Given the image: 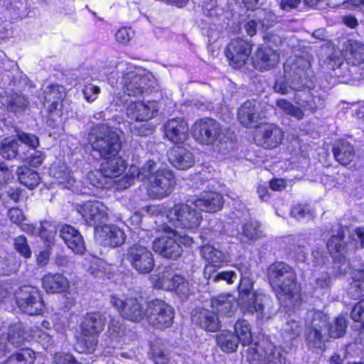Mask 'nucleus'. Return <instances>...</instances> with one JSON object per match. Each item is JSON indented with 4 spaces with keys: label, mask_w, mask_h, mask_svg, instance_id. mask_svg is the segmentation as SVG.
<instances>
[{
    "label": "nucleus",
    "mask_w": 364,
    "mask_h": 364,
    "mask_svg": "<svg viewBox=\"0 0 364 364\" xmlns=\"http://www.w3.org/2000/svg\"><path fill=\"white\" fill-rule=\"evenodd\" d=\"M43 286L47 292L60 291L66 284V279L63 275L47 274L43 278Z\"/></svg>",
    "instance_id": "37"
},
{
    "label": "nucleus",
    "mask_w": 364,
    "mask_h": 364,
    "mask_svg": "<svg viewBox=\"0 0 364 364\" xmlns=\"http://www.w3.org/2000/svg\"><path fill=\"white\" fill-rule=\"evenodd\" d=\"M196 208L189 200L187 203L175 205L168 210L166 217L176 226L195 232L202 220L200 212Z\"/></svg>",
    "instance_id": "6"
},
{
    "label": "nucleus",
    "mask_w": 364,
    "mask_h": 364,
    "mask_svg": "<svg viewBox=\"0 0 364 364\" xmlns=\"http://www.w3.org/2000/svg\"><path fill=\"white\" fill-rule=\"evenodd\" d=\"M89 142L93 149L99 151L105 159L101 165L102 171L109 179L117 178L126 168L125 161L119 156L120 139L119 134L107 124H98L92 130Z\"/></svg>",
    "instance_id": "1"
},
{
    "label": "nucleus",
    "mask_w": 364,
    "mask_h": 364,
    "mask_svg": "<svg viewBox=\"0 0 364 364\" xmlns=\"http://www.w3.org/2000/svg\"><path fill=\"white\" fill-rule=\"evenodd\" d=\"M45 159V155L42 151H35L28 159V164L34 167L41 166Z\"/></svg>",
    "instance_id": "59"
},
{
    "label": "nucleus",
    "mask_w": 364,
    "mask_h": 364,
    "mask_svg": "<svg viewBox=\"0 0 364 364\" xmlns=\"http://www.w3.org/2000/svg\"><path fill=\"white\" fill-rule=\"evenodd\" d=\"M247 357L250 364H285L282 350L264 341L250 347Z\"/></svg>",
    "instance_id": "7"
},
{
    "label": "nucleus",
    "mask_w": 364,
    "mask_h": 364,
    "mask_svg": "<svg viewBox=\"0 0 364 364\" xmlns=\"http://www.w3.org/2000/svg\"><path fill=\"white\" fill-rule=\"evenodd\" d=\"M241 272L240 284L239 285L240 305L245 312L257 314V317L262 321L272 318L274 311L267 305V299L253 291L252 284L246 276L247 269L238 267Z\"/></svg>",
    "instance_id": "2"
},
{
    "label": "nucleus",
    "mask_w": 364,
    "mask_h": 364,
    "mask_svg": "<svg viewBox=\"0 0 364 364\" xmlns=\"http://www.w3.org/2000/svg\"><path fill=\"white\" fill-rule=\"evenodd\" d=\"M234 332L237 339L242 345L246 346L252 342V334L251 326L246 320H238L235 323Z\"/></svg>",
    "instance_id": "34"
},
{
    "label": "nucleus",
    "mask_w": 364,
    "mask_h": 364,
    "mask_svg": "<svg viewBox=\"0 0 364 364\" xmlns=\"http://www.w3.org/2000/svg\"><path fill=\"white\" fill-rule=\"evenodd\" d=\"M105 320L100 313L87 314L80 324L82 338L80 344L82 351L90 353L95 350L98 339L97 336L104 329Z\"/></svg>",
    "instance_id": "5"
},
{
    "label": "nucleus",
    "mask_w": 364,
    "mask_h": 364,
    "mask_svg": "<svg viewBox=\"0 0 364 364\" xmlns=\"http://www.w3.org/2000/svg\"><path fill=\"white\" fill-rule=\"evenodd\" d=\"M157 112L158 106L153 101L131 102L127 108V115L130 119L139 122H146L152 119Z\"/></svg>",
    "instance_id": "21"
},
{
    "label": "nucleus",
    "mask_w": 364,
    "mask_h": 364,
    "mask_svg": "<svg viewBox=\"0 0 364 364\" xmlns=\"http://www.w3.org/2000/svg\"><path fill=\"white\" fill-rule=\"evenodd\" d=\"M73 211L80 213L84 220L90 225H97L108 216L107 208L98 200H90L83 205H77Z\"/></svg>",
    "instance_id": "16"
},
{
    "label": "nucleus",
    "mask_w": 364,
    "mask_h": 364,
    "mask_svg": "<svg viewBox=\"0 0 364 364\" xmlns=\"http://www.w3.org/2000/svg\"><path fill=\"white\" fill-rule=\"evenodd\" d=\"M218 344L223 351L232 353L238 347V340L234 333L229 331H223L217 336Z\"/></svg>",
    "instance_id": "35"
},
{
    "label": "nucleus",
    "mask_w": 364,
    "mask_h": 364,
    "mask_svg": "<svg viewBox=\"0 0 364 364\" xmlns=\"http://www.w3.org/2000/svg\"><path fill=\"white\" fill-rule=\"evenodd\" d=\"M154 284L156 288L175 291L182 296H187L190 293L188 282L181 276L173 274L170 271L159 274Z\"/></svg>",
    "instance_id": "19"
},
{
    "label": "nucleus",
    "mask_w": 364,
    "mask_h": 364,
    "mask_svg": "<svg viewBox=\"0 0 364 364\" xmlns=\"http://www.w3.org/2000/svg\"><path fill=\"white\" fill-rule=\"evenodd\" d=\"M264 117L259 111V105L255 101L245 102L238 110V119L245 127H254Z\"/></svg>",
    "instance_id": "25"
},
{
    "label": "nucleus",
    "mask_w": 364,
    "mask_h": 364,
    "mask_svg": "<svg viewBox=\"0 0 364 364\" xmlns=\"http://www.w3.org/2000/svg\"><path fill=\"white\" fill-rule=\"evenodd\" d=\"M134 32L130 28L123 27L115 33V38L121 44H127L134 37Z\"/></svg>",
    "instance_id": "54"
},
{
    "label": "nucleus",
    "mask_w": 364,
    "mask_h": 364,
    "mask_svg": "<svg viewBox=\"0 0 364 364\" xmlns=\"http://www.w3.org/2000/svg\"><path fill=\"white\" fill-rule=\"evenodd\" d=\"M328 316L322 311H311L308 314L305 331L306 341L310 348H320L326 340L325 330Z\"/></svg>",
    "instance_id": "8"
},
{
    "label": "nucleus",
    "mask_w": 364,
    "mask_h": 364,
    "mask_svg": "<svg viewBox=\"0 0 364 364\" xmlns=\"http://www.w3.org/2000/svg\"><path fill=\"white\" fill-rule=\"evenodd\" d=\"M22 324L18 323L11 327L9 331L8 339L9 343L18 346L25 339Z\"/></svg>",
    "instance_id": "48"
},
{
    "label": "nucleus",
    "mask_w": 364,
    "mask_h": 364,
    "mask_svg": "<svg viewBox=\"0 0 364 364\" xmlns=\"http://www.w3.org/2000/svg\"><path fill=\"white\" fill-rule=\"evenodd\" d=\"M124 331L125 328L121 318L111 319L108 326V332L110 336L114 338L121 337L124 335Z\"/></svg>",
    "instance_id": "50"
},
{
    "label": "nucleus",
    "mask_w": 364,
    "mask_h": 364,
    "mask_svg": "<svg viewBox=\"0 0 364 364\" xmlns=\"http://www.w3.org/2000/svg\"><path fill=\"white\" fill-rule=\"evenodd\" d=\"M12 171L8 167L0 165V185L12 178Z\"/></svg>",
    "instance_id": "62"
},
{
    "label": "nucleus",
    "mask_w": 364,
    "mask_h": 364,
    "mask_svg": "<svg viewBox=\"0 0 364 364\" xmlns=\"http://www.w3.org/2000/svg\"><path fill=\"white\" fill-rule=\"evenodd\" d=\"M278 62V53L268 46L259 47L253 60L255 68L259 70H268L273 68Z\"/></svg>",
    "instance_id": "26"
},
{
    "label": "nucleus",
    "mask_w": 364,
    "mask_h": 364,
    "mask_svg": "<svg viewBox=\"0 0 364 364\" xmlns=\"http://www.w3.org/2000/svg\"><path fill=\"white\" fill-rule=\"evenodd\" d=\"M70 250L75 254H82L85 251V241L80 233L70 225Z\"/></svg>",
    "instance_id": "43"
},
{
    "label": "nucleus",
    "mask_w": 364,
    "mask_h": 364,
    "mask_svg": "<svg viewBox=\"0 0 364 364\" xmlns=\"http://www.w3.org/2000/svg\"><path fill=\"white\" fill-rule=\"evenodd\" d=\"M333 154L336 159L342 165L349 164L354 158L353 146L348 142L341 141L333 147Z\"/></svg>",
    "instance_id": "31"
},
{
    "label": "nucleus",
    "mask_w": 364,
    "mask_h": 364,
    "mask_svg": "<svg viewBox=\"0 0 364 364\" xmlns=\"http://www.w3.org/2000/svg\"><path fill=\"white\" fill-rule=\"evenodd\" d=\"M211 308L220 315L230 316L235 308V301L230 295H220L211 299Z\"/></svg>",
    "instance_id": "30"
},
{
    "label": "nucleus",
    "mask_w": 364,
    "mask_h": 364,
    "mask_svg": "<svg viewBox=\"0 0 364 364\" xmlns=\"http://www.w3.org/2000/svg\"><path fill=\"white\" fill-rule=\"evenodd\" d=\"M26 98L21 95H14L9 100V106L14 111H18L26 107L27 105Z\"/></svg>",
    "instance_id": "57"
},
{
    "label": "nucleus",
    "mask_w": 364,
    "mask_h": 364,
    "mask_svg": "<svg viewBox=\"0 0 364 364\" xmlns=\"http://www.w3.org/2000/svg\"><path fill=\"white\" fill-rule=\"evenodd\" d=\"M213 311L202 309L193 316V321L206 331L215 332L220 328L218 317Z\"/></svg>",
    "instance_id": "29"
},
{
    "label": "nucleus",
    "mask_w": 364,
    "mask_h": 364,
    "mask_svg": "<svg viewBox=\"0 0 364 364\" xmlns=\"http://www.w3.org/2000/svg\"><path fill=\"white\" fill-rule=\"evenodd\" d=\"M154 166V162L151 160L148 161L141 169L136 166H131L128 173L123 177L118 179L111 178L110 188L114 186L117 190H123L131 186L136 179L144 181Z\"/></svg>",
    "instance_id": "20"
},
{
    "label": "nucleus",
    "mask_w": 364,
    "mask_h": 364,
    "mask_svg": "<svg viewBox=\"0 0 364 364\" xmlns=\"http://www.w3.org/2000/svg\"><path fill=\"white\" fill-rule=\"evenodd\" d=\"M16 173L20 183L29 189H33L40 183L38 173L27 166L18 167Z\"/></svg>",
    "instance_id": "33"
},
{
    "label": "nucleus",
    "mask_w": 364,
    "mask_h": 364,
    "mask_svg": "<svg viewBox=\"0 0 364 364\" xmlns=\"http://www.w3.org/2000/svg\"><path fill=\"white\" fill-rule=\"evenodd\" d=\"M100 92V88L92 83L85 85L82 90L84 98L88 102H92L97 98Z\"/></svg>",
    "instance_id": "52"
},
{
    "label": "nucleus",
    "mask_w": 364,
    "mask_h": 364,
    "mask_svg": "<svg viewBox=\"0 0 364 364\" xmlns=\"http://www.w3.org/2000/svg\"><path fill=\"white\" fill-rule=\"evenodd\" d=\"M291 215L296 218L297 220H300L302 218H311L313 217L314 213L311 211L309 208V205H295L291 210Z\"/></svg>",
    "instance_id": "51"
},
{
    "label": "nucleus",
    "mask_w": 364,
    "mask_h": 364,
    "mask_svg": "<svg viewBox=\"0 0 364 364\" xmlns=\"http://www.w3.org/2000/svg\"><path fill=\"white\" fill-rule=\"evenodd\" d=\"M149 181V193L156 198H162L169 195L173 189L174 178L167 169H159L154 163L151 173L145 178Z\"/></svg>",
    "instance_id": "10"
},
{
    "label": "nucleus",
    "mask_w": 364,
    "mask_h": 364,
    "mask_svg": "<svg viewBox=\"0 0 364 364\" xmlns=\"http://www.w3.org/2000/svg\"><path fill=\"white\" fill-rule=\"evenodd\" d=\"M353 278L348 293L350 297L355 299L364 295V269L355 270Z\"/></svg>",
    "instance_id": "38"
},
{
    "label": "nucleus",
    "mask_w": 364,
    "mask_h": 364,
    "mask_svg": "<svg viewBox=\"0 0 364 364\" xmlns=\"http://www.w3.org/2000/svg\"><path fill=\"white\" fill-rule=\"evenodd\" d=\"M173 308L162 300H154L146 306V318L150 325L156 328L169 327L173 320Z\"/></svg>",
    "instance_id": "14"
},
{
    "label": "nucleus",
    "mask_w": 364,
    "mask_h": 364,
    "mask_svg": "<svg viewBox=\"0 0 364 364\" xmlns=\"http://www.w3.org/2000/svg\"><path fill=\"white\" fill-rule=\"evenodd\" d=\"M284 330L291 333L293 336H296L300 332V325L298 321L291 320L287 323Z\"/></svg>",
    "instance_id": "60"
},
{
    "label": "nucleus",
    "mask_w": 364,
    "mask_h": 364,
    "mask_svg": "<svg viewBox=\"0 0 364 364\" xmlns=\"http://www.w3.org/2000/svg\"><path fill=\"white\" fill-rule=\"evenodd\" d=\"M16 302L21 310L29 315L40 314L44 306L40 291L31 287L21 289L16 296Z\"/></svg>",
    "instance_id": "15"
},
{
    "label": "nucleus",
    "mask_w": 364,
    "mask_h": 364,
    "mask_svg": "<svg viewBox=\"0 0 364 364\" xmlns=\"http://www.w3.org/2000/svg\"><path fill=\"white\" fill-rule=\"evenodd\" d=\"M347 327L346 319L343 316L335 318L328 326V334L332 338H339L344 335Z\"/></svg>",
    "instance_id": "44"
},
{
    "label": "nucleus",
    "mask_w": 364,
    "mask_h": 364,
    "mask_svg": "<svg viewBox=\"0 0 364 364\" xmlns=\"http://www.w3.org/2000/svg\"><path fill=\"white\" fill-rule=\"evenodd\" d=\"M277 106L282 109L284 112L287 114L291 115L292 117L300 119L304 117L303 111L293 105H291L289 101L279 99L277 100Z\"/></svg>",
    "instance_id": "46"
},
{
    "label": "nucleus",
    "mask_w": 364,
    "mask_h": 364,
    "mask_svg": "<svg viewBox=\"0 0 364 364\" xmlns=\"http://www.w3.org/2000/svg\"><path fill=\"white\" fill-rule=\"evenodd\" d=\"M295 258L299 262H305L307 258V252L304 246L298 245L294 249Z\"/></svg>",
    "instance_id": "61"
},
{
    "label": "nucleus",
    "mask_w": 364,
    "mask_h": 364,
    "mask_svg": "<svg viewBox=\"0 0 364 364\" xmlns=\"http://www.w3.org/2000/svg\"><path fill=\"white\" fill-rule=\"evenodd\" d=\"M9 217L14 223L22 226L23 230L29 228L28 225L23 223L25 221V216L21 210L18 208L10 209L9 211Z\"/></svg>",
    "instance_id": "53"
},
{
    "label": "nucleus",
    "mask_w": 364,
    "mask_h": 364,
    "mask_svg": "<svg viewBox=\"0 0 364 364\" xmlns=\"http://www.w3.org/2000/svg\"><path fill=\"white\" fill-rule=\"evenodd\" d=\"M14 248L17 252L25 258H30L31 250L28 244L27 239L23 235H20L14 239Z\"/></svg>",
    "instance_id": "47"
},
{
    "label": "nucleus",
    "mask_w": 364,
    "mask_h": 364,
    "mask_svg": "<svg viewBox=\"0 0 364 364\" xmlns=\"http://www.w3.org/2000/svg\"><path fill=\"white\" fill-rule=\"evenodd\" d=\"M202 257L208 262L206 265H212L213 269L220 267L224 263L230 262V255L211 245H205L200 247Z\"/></svg>",
    "instance_id": "28"
},
{
    "label": "nucleus",
    "mask_w": 364,
    "mask_h": 364,
    "mask_svg": "<svg viewBox=\"0 0 364 364\" xmlns=\"http://www.w3.org/2000/svg\"><path fill=\"white\" fill-rule=\"evenodd\" d=\"M0 154L6 159L15 158L18 154V142L15 139L6 138L1 142Z\"/></svg>",
    "instance_id": "42"
},
{
    "label": "nucleus",
    "mask_w": 364,
    "mask_h": 364,
    "mask_svg": "<svg viewBox=\"0 0 364 364\" xmlns=\"http://www.w3.org/2000/svg\"><path fill=\"white\" fill-rule=\"evenodd\" d=\"M191 204L194 205L198 211L216 212L223 206V197L216 192H202L191 199Z\"/></svg>",
    "instance_id": "22"
},
{
    "label": "nucleus",
    "mask_w": 364,
    "mask_h": 364,
    "mask_svg": "<svg viewBox=\"0 0 364 364\" xmlns=\"http://www.w3.org/2000/svg\"><path fill=\"white\" fill-rule=\"evenodd\" d=\"M223 135L224 132L220 124L210 118L197 121L193 127V136L201 144H214L220 141Z\"/></svg>",
    "instance_id": "12"
},
{
    "label": "nucleus",
    "mask_w": 364,
    "mask_h": 364,
    "mask_svg": "<svg viewBox=\"0 0 364 364\" xmlns=\"http://www.w3.org/2000/svg\"><path fill=\"white\" fill-rule=\"evenodd\" d=\"M16 137L21 143L31 148L36 149L39 146L38 138L33 134L18 130L16 132Z\"/></svg>",
    "instance_id": "49"
},
{
    "label": "nucleus",
    "mask_w": 364,
    "mask_h": 364,
    "mask_svg": "<svg viewBox=\"0 0 364 364\" xmlns=\"http://www.w3.org/2000/svg\"><path fill=\"white\" fill-rule=\"evenodd\" d=\"M242 235L248 240L260 238L262 235L260 224L253 220L245 223L243 226Z\"/></svg>",
    "instance_id": "45"
},
{
    "label": "nucleus",
    "mask_w": 364,
    "mask_h": 364,
    "mask_svg": "<svg viewBox=\"0 0 364 364\" xmlns=\"http://www.w3.org/2000/svg\"><path fill=\"white\" fill-rule=\"evenodd\" d=\"M268 279L279 300L285 301L299 297L296 274L287 264L284 262L272 264L268 269Z\"/></svg>",
    "instance_id": "3"
},
{
    "label": "nucleus",
    "mask_w": 364,
    "mask_h": 364,
    "mask_svg": "<svg viewBox=\"0 0 364 364\" xmlns=\"http://www.w3.org/2000/svg\"><path fill=\"white\" fill-rule=\"evenodd\" d=\"M170 163L176 168L186 170L192 167L195 164L193 153L183 147H176L168 153Z\"/></svg>",
    "instance_id": "27"
},
{
    "label": "nucleus",
    "mask_w": 364,
    "mask_h": 364,
    "mask_svg": "<svg viewBox=\"0 0 364 364\" xmlns=\"http://www.w3.org/2000/svg\"><path fill=\"white\" fill-rule=\"evenodd\" d=\"M189 128L186 122L181 118L172 119L164 127L165 136L173 144L183 143L188 137Z\"/></svg>",
    "instance_id": "23"
},
{
    "label": "nucleus",
    "mask_w": 364,
    "mask_h": 364,
    "mask_svg": "<svg viewBox=\"0 0 364 364\" xmlns=\"http://www.w3.org/2000/svg\"><path fill=\"white\" fill-rule=\"evenodd\" d=\"M346 58L353 64H358L364 59V44L349 40L346 46Z\"/></svg>",
    "instance_id": "32"
},
{
    "label": "nucleus",
    "mask_w": 364,
    "mask_h": 364,
    "mask_svg": "<svg viewBox=\"0 0 364 364\" xmlns=\"http://www.w3.org/2000/svg\"><path fill=\"white\" fill-rule=\"evenodd\" d=\"M159 220V218L158 219ZM158 231L165 235L157 237L153 242V249L161 256L176 259L181 255V245L189 247L193 243L191 237L179 235L166 224L157 225L159 220L155 221Z\"/></svg>",
    "instance_id": "4"
},
{
    "label": "nucleus",
    "mask_w": 364,
    "mask_h": 364,
    "mask_svg": "<svg viewBox=\"0 0 364 364\" xmlns=\"http://www.w3.org/2000/svg\"><path fill=\"white\" fill-rule=\"evenodd\" d=\"M283 138V132L279 127L272 124H266L257 127L255 140L264 148L273 149L282 143Z\"/></svg>",
    "instance_id": "18"
},
{
    "label": "nucleus",
    "mask_w": 364,
    "mask_h": 364,
    "mask_svg": "<svg viewBox=\"0 0 364 364\" xmlns=\"http://www.w3.org/2000/svg\"><path fill=\"white\" fill-rule=\"evenodd\" d=\"M152 358L156 364H167L168 358L166 354L160 348L151 347Z\"/></svg>",
    "instance_id": "58"
},
{
    "label": "nucleus",
    "mask_w": 364,
    "mask_h": 364,
    "mask_svg": "<svg viewBox=\"0 0 364 364\" xmlns=\"http://www.w3.org/2000/svg\"><path fill=\"white\" fill-rule=\"evenodd\" d=\"M251 52L252 45L249 42L236 38L232 40L228 46L226 56L232 67L239 68L248 60Z\"/></svg>",
    "instance_id": "17"
},
{
    "label": "nucleus",
    "mask_w": 364,
    "mask_h": 364,
    "mask_svg": "<svg viewBox=\"0 0 364 364\" xmlns=\"http://www.w3.org/2000/svg\"><path fill=\"white\" fill-rule=\"evenodd\" d=\"M301 0H282L280 6L282 9L289 11L299 6Z\"/></svg>",
    "instance_id": "63"
},
{
    "label": "nucleus",
    "mask_w": 364,
    "mask_h": 364,
    "mask_svg": "<svg viewBox=\"0 0 364 364\" xmlns=\"http://www.w3.org/2000/svg\"><path fill=\"white\" fill-rule=\"evenodd\" d=\"M204 275L208 280L218 282L224 280L228 284H232L237 279V274L233 271H225L216 272L215 268L212 265H205L204 268Z\"/></svg>",
    "instance_id": "36"
},
{
    "label": "nucleus",
    "mask_w": 364,
    "mask_h": 364,
    "mask_svg": "<svg viewBox=\"0 0 364 364\" xmlns=\"http://www.w3.org/2000/svg\"><path fill=\"white\" fill-rule=\"evenodd\" d=\"M35 353L30 348H23L10 356L4 364H32Z\"/></svg>",
    "instance_id": "39"
},
{
    "label": "nucleus",
    "mask_w": 364,
    "mask_h": 364,
    "mask_svg": "<svg viewBox=\"0 0 364 364\" xmlns=\"http://www.w3.org/2000/svg\"><path fill=\"white\" fill-rule=\"evenodd\" d=\"M110 303L122 317L134 322H139L146 317V309L141 301L134 296L112 295Z\"/></svg>",
    "instance_id": "9"
},
{
    "label": "nucleus",
    "mask_w": 364,
    "mask_h": 364,
    "mask_svg": "<svg viewBox=\"0 0 364 364\" xmlns=\"http://www.w3.org/2000/svg\"><path fill=\"white\" fill-rule=\"evenodd\" d=\"M87 178L91 185L98 188H110L111 179L103 173L102 168L89 172Z\"/></svg>",
    "instance_id": "41"
},
{
    "label": "nucleus",
    "mask_w": 364,
    "mask_h": 364,
    "mask_svg": "<svg viewBox=\"0 0 364 364\" xmlns=\"http://www.w3.org/2000/svg\"><path fill=\"white\" fill-rule=\"evenodd\" d=\"M150 75L145 70L129 67L122 77L121 84L129 96H139L148 91L150 87Z\"/></svg>",
    "instance_id": "11"
},
{
    "label": "nucleus",
    "mask_w": 364,
    "mask_h": 364,
    "mask_svg": "<svg viewBox=\"0 0 364 364\" xmlns=\"http://www.w3.org/2000/svg\"><path fill=\"white\" fill-rule=\"evenodd\" d=\"M95 232L102 242L110 247H118L125 241V234L122 229L111 225H105L95 228Z\"/></svg>",
    "instance_id": "24"
},
{
    "label": "nucleus",
    "mask_w": 364,
    "mask_h": 364,
    "mask_svg": "<svg viewBox=\"0 0 364 364\" xmlns=\"http://www.w3.org/2000/svg\"><path fill=\"white\" fill-rule=\"evenodd\" d=\"M346 228H338L337 233L329 239L327 242V248L331 255L341 252L345 248V243L343 241Z\"/></svg>",
    "instance_id": "40"
},
{
    "label": "nucleus",
    "mask_w": 364,
    "mask_h": 364,
    "mask_svg": "<svg viewBox=\"0 0 364 364\" xmlns=\"http://www.w3.org/2000/svg\"><path fill=\"white\" fill-rule=\"evenodd\" d=\"M57 232V228L53 222L44 221L41 224L40 235L42 237L49 239Z\"/></svg>",
    "instance_id": "55"
},
{
    "label": "nucleus",
    "mask_w": 364,
    "mask_h": 364,
    "mask_svg": "<svg viewBox=\"0 0 364 364\" xmlns=\"http://www.w3.org/2000/svg\"><path fill=\"white\" fill-rule=\"evenodd\" d=\"M350 316L353 321L360 322L364 325V299L354 306Z\"/></svg>",
    "instance_id": "56"
},
{
    "label": "nucleus",
    "mask_w": 364,
    "mask_h": 364,
    "mask_svg": "<svg viewBox=\"0 0 364 364\" xmlns=\"http://www.w3.org/2000/svg\"><path fill=\"white\" fill-rule=\"evenodd\" d=\"M126 258L132 268L139 274H149L155 266L151 251L141 243L132 245L127 250Z\"/></svg>",
    "instance_id": "13"
},
{
    "label": "nucleus",
    "mask_w": 364,
    "mask_h": 364,
    "mask_svg": "<svg viewBox=\"0 0 364 364\" xmlns=\"http://www.w3.org/2000/svg\"><path fill=\"white\" fill-rule=\"evenodd\" d=\"M269 186L273 191H278L284 190L287 186L286 182L281 178L272 180L270 181Z\"/></svg>",
    "instance_id": "64"
}]
</instances>
